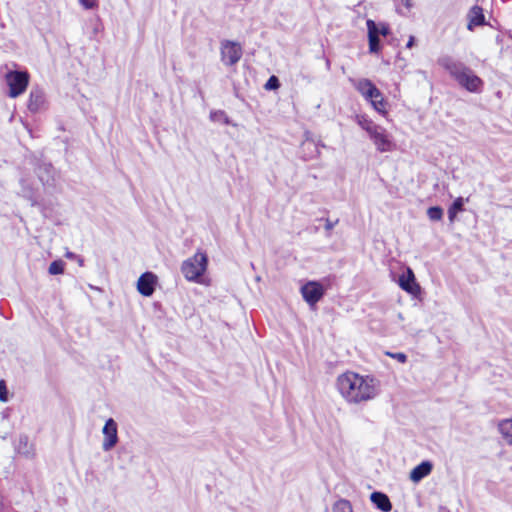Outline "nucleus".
Here are the masks:
<instances>
[{
    "instance_id": "3",
    "label": "nucleus",
    "mask_w": 512,
    "mask_h": 512,
    "mask_svg": "<svg viewBox=\"0 0 512 512\" xmlns=\"http://www.w3.org/2000/svg\"><path fill=\"white\" fill-rule=\"evenodd\" d=\"M207 263L206 254L198 252L182 263L181 272L187 280L196 281L205 273Z\"/></svg>"
},
{
    "instance_id": "26",
    "label": "nucleus",
    "mask_w": 512,
    "mask_h": 512,
    "mask_svg": "<svg viewBox=\"0 0 512 512\" xmlns=\"http://www.w3.org/2000/svg\"><path fill=\"white\" fill-rule=\"evenodd\" d=\"M265 89L266 90H275V89H278L280 87V82H279V79L272 75L266 82V84L264 85Z\"/></svg>"
},
{
    "instance_id": "19",
    "label": "nucleus",
    "mask_w": 512,
    "mask_h": 512,
    "mask_svg": "<svg viewBox=\"0 0 512 512\" xmlns=\"http://www.w3.org/2000/svg\"><path fill=\"white\" fill-rule=\"evenodd\" d=\"M464 199L462 197H458L452 205L448 209V218L450 222H453L457 213L463 210Z\"/></svg>"
},
{
    "instance_id": "17",
    "label": "nucleus",
    "mask_w": 512,
    "mask_h": 512,
    "mask_svg": "<svg viewBox=\"0 0 512 512\" xmlns=\"http://www.w3.org/2000/svg\"><path fill=\"white\" fill-rule=\"evenodd\" d=\"M15 449L19 454H22L26 457H32L34 455L33 449L29 445L28 437L26 435H21L19 437L18 443L15 446Z\"/></svg>"
},
{
    "instance_id": "9",
    "label": "nucleus",
    "mask_w": 512,
    "mask_h": 512,
    "mask_svg": "<svg viewBox=\"0 0 512 512\" xmlns=\"http://www.w3.org/2000/svg\"><path fill=\"white\" fill-rule=\"evenodd\" d=\"M156 283L157 276L152 272H145L138 279L137 289L141 295L149 297L154 293Z\"/></svg>"
},
{
    "instance_id": "8",
    "label": "nucleus",
    "mask_w": 512,
    "mask_h": 512,
    "mask_svg": "<svg viewBox=\"0 0 512 512\" xmlns=\"http://www.w3.org/2000/svg\"><path fill=\"white\" fill-rule=\"evenodd\" d=\"M104 440L102 443V449L104 451H110L118 442L117 435V424L114 419L109 418L103 427Z\"/></svg>"
},
{
    "instance_id": "13",
    "label": "nucleus",
    "mask_w": 512,
    "mask_h": 512,
    "mask_svg": "<svg viewBox=\"0 0 512 512\" xmlns=\"http://www.w3.org/2000/svg\"><path fill=\"white\" fill-rule=\"evenodd\" d=\"M301 151L304 159L310 160L320 155V145L312 139H306L301 144Z\"/></svg>"
},
{
    "instance_id": "7",
    "label": "nucleus",
    "mask_w": 512,
    "mask_h": 512,
    "mask_svg": "<svg viewBox=\"0 0 512 512\" xmlns=\"http://www.w3.org/2000/svg\"><path fill=\"white\" fill-rule=\"evenodd\" d=\"M369 136L375 144L377 150L380 152L391 151L394 147V144L387 131L379 125L372 131V133L369 134Z\"/></svg>"
},
{
    "instance_id": "4",
    "label": "nucleus",
    "mask_w": 512,
    "mask_h": 512,
    "mask_svg": "<svg viewBox=\"0 0 512 512\" xmlns=\"http://www.w3.org/2000/svg\"><path fill=\"white\" fill-rule=\"evenodd\" d=\"M7 84L9 86V96L15 98L21 95L29 82V75L26 72H9L6 75Z\"/></svg>"
},
{
    "instance_id": "20",
    "label": "nucleus",
    "mask_w": 512,
    "mask_h": 512,
    "mask_svg": "<svg viewBox=\"0 0 512 512\" xmlns=\"http://www.w3.org/2000/svg\"><path fill=\"white\" fill-rule=\"evenodd\" d=\"M333 512H353L351 503L348 500L340 499L336 501L332 508Z\"/></svg>"
},
{
    "instance_id": "30",
    "label": "nucleus",
    "mask_w": 512,
    "mask_h": 512,
    "mask_svg": "<svg viewBox=\"0 0 512 512\" xmlns=\"http://www.w3.org/2000/svg\"><path fill=\"white\" fill-rule=\"evenodd\" d=\"M389 356L395 358L401 363H405L407 361V356L404 353H387Z\"/></svg>"
},
{
    "instance_id": "15",
    "label": "nucleus",
    "mask_w": 512,
    "mask_h": 512,
    "mask_svg": "<svg viewBox=\"0 0 512 512\" xmlns=\"http://www.w3.org/2000/svg\"><path fill=\"white\" fill-rule=\"evenodd\" d=\"M44 103V93L40 89H32L29 96L28 108L32 112L38 111Z\"/></svg>"
},
{
    "instance_id": "27",
    "label": "nucleus",
    "mask_w": 512,
    "mask_h": 512,
    "mask_svg": "<svg viewBox=\"0 0 512 512\" xmlns=\"http://www.w3.org/2000/svg\"><path fill=\"white\" fill-rule=\"evenodd\" d=\"M367 29H368V37L371 36H379L380 32L376 25V23L373 20H367Z\"/></svg>"
},
{
    "instance_id": "35",
    "label": "nucleus",
    "mask_w": 512,
    "mask_h": 512,
    "mask_svg": "<svg viewBox=\"0 0 512 512\" xmlns=\"http://www.w3.org/2000/svg\"><path fill=\"white\" fill-rule=\"evenodd\" d=\"M23 193H24L25 197H27L28 199H30L32 201V203H31L32 206L37 205V201L33 198V196H32L30 191H27V192L23 191Z\"/></svg>"
},
{
    "instance_id": "22",
    "label": "nucleus",
    "mask_w": 512,
    "mask_h": 512,
    "mask_svg": "<svg viewBox=\"0 0 512 512\" xmlns=\"http://www.w3.org/2000/svg\"><path fill=\"white\" fill-rule=\"evenodd\" d=\"M210 119L214 122H223L224 124H230V119L227 114L222 110L212 111L210 113Z\"/></svg>"
},
{
    "instance_id": "37",
    "label": "nucleus",
    "mask_w": 512,
    "mask_h": 512,
    "mask_svg": "<svg viewBox=\"0 0 512 512\" xmlns=\"http://www.w3.org/2000/svg\"><path fill=\"white\" fill-rule=\"evenodd\" d=\"M65 257L71 260H76L77 255L71 251H66Z\"/></svg>"
},
{
    "instance_id": "11",
    "label": "nucleus",
    "mask_w": 512,
    "mask_h": 512,
    "mask_svg": "<svg viewBox=\"0 0 512 512\" xmlns=\"http://www.w3.org/2000/svg\"><path fill=\"white\" fill-rule=\"evenodd\" d=\"M432 468L433 465L430 461H423L411 470L410 479L413 482L418 483L431 473Z\"/></svg>"
},
{
    "instance_id": "16",
    "label": "nucleus",
    "mask_w": 512,
    "mask_h": 512,
    "mask_svg": "<svg viewBox=\"0 0 512 512\" xmlns=\"http://www.w3.org/2000/svg\"><path fill=\"white\" fill-rule=\"evenodd\" d=\"M356 89L366 98L378 93V88L369 80L361 79L356 84Z\"/></svg>"
},
{
    "instance_id": "21",
    "label": "nucleus",
    "mask_w": 512,
    "mask_h": 512,
    "mask_svg": "<svg viewBox=\"0 0 512 512\" xmlns=\"http://www.w3.org/2000/svg\"><path fill=\"white\" fill-rule=\"evenodd\" d=\"M358 124L361 126V128H363L368 134L372 133V131L374 129H376V127L378 126L377 124H375L372 120L364 117V116H361V117H358Z\"/></svg>"
},
{
    "instance_id": "14",
    "label": "nucleus",
    "mask_w": 512,
    "mask_h": 512,
    "mask_svg": "<svg viewBox=\"0 0 512 512\" xmlns=\"http://www.w3.org/2000/svg\"><path fill=\"white\" fill-rule=\"evenodd\" d=\"M371 502L381 511L390 512L392 510V504L389 497L382 492H373L370 495Z\"/></svg>"
},
{
    "instance_id": "39",
    "label": "nucleus",
    "mask_w": 512,
    "mask_h": 512,
    "mask_svg": "<svg viewBox=\"0 0 512 512\" xmlns=\"http://www.w3.org/2000/svg\"><path fill=\"white\" fill-rule=\"evenodd\" d=\"M76 260H77V262H78V264H79L80 266H83V264H84V260H83V258H81L80 256H78V255H77Z\"/></svg>"
},
{
    "instance_id": "1",
    "label": "nucleus",
    "mask_w": 512,
    "mask_h": 512,
    "mask_svg": "<svg viewBox=\"0 0 512 512\" xmlns=\"http://www.w3.org/2000/svg\"><path fill=\"white\" fill-rule=\"evenodd\" d=\"M336 386L341 396L350 404L370 401L380 393V381L378 379L351 371L339 375Z\"/></svg>"
},
{
    "instance_id": "29",
    "label": "nucleus",
    "mask_w": 512,
    "mask_h": 512,
    "mask_svg": "<svg viewBox=\"0 0 512 512\" xmlns=\"http://www.w3.org/2000/svg\"><path fill=\"white\" fill-rule=\"evenodd\" d=\"M79 2L85 9H94L97 7V0H79Z\"/></svg>"
},
{
    "instance_id": "36",
    "label": "nucleus",
    "mask_w": 512,
    "mask_h": 512,
    "mask_svg": "<svg viewBox=\"0 0 512 512\" xmlns=\"http://www.w3.org/2000/svg\"><path fill=\"white\" fill-rule=\"evenodd\" d=\"M401 2L408 10H410L413 6L412 0H401Z\"/></svg>"
},
{
    "instance_id": "34",
    "label": "nucleus",
    "mask_w": 512,
    "mask_h": 512,
    "mask_svg": "<svg viewBox=\"0 0 512 512\" xmlns=\"http://www.w3.org/2000/svg\"><path fill=\"white\" fill-rule=\"evenodd\" d=\"M389 31V27L385 24H382L381 28L379 29L380 34H382L383 36H387L389 34Z\"/></svg>"
},
{
    "instance_id": "38",
    "label": "nucleus",
    "mask_w": 512,
    "mask_h": 512,
    "mask_svg": "<svg viewBox=\"0 0 512 512\" xmlns=\"http://www.w3.org/2000/svg\"><path fill=\"white\" fill-rule=\"evenodd\" d=\"M414 41H415V38L413 36H410V38H409V40H408V42L406 44V47L407 48H412L413 45H414Z\"/></svg>"
},
{
    "instance_id": "28",
    "label": "nucleus",
    "mask_w": 512,
    "mask_h": 512,
    "mask_svg": "<svg viewBox=\"0 0 512 512\" xmlns=\"http://www.w3.org/2000/svg\"><path fill=\"white\" fill-rule=\"evenodd\" d=\"M8 400V391L4 380L0 381V401L6 402Z\"/></svg>"
},
{
    "instance_id": "33",
    "label": "nucleus",
    "mask_w": 512,
    "mask_h": 512,
    "mask_svg": "<svg viewBox=\"0 0 512 512\" xmlns=\"http://www.w3.org/2000/svg\"><path fill=\"white\" fill-rule=\"evenodd\" d=\"M381 98H383V96H382V93L380 92V90H379V89H378V93H377V94H374V93H373V96H366V99L370 100L371 102H372L373 100H379V99H381Z\"/></svg>"
},
{
    "instance_id": "18",
    "label": "nucleus",
    "mask_w": 512,
    "mask_h": 512,
    "mask_svg": "<svg viewBox=\"0 0 512 512\" xmlns=\"http://www.w3.org/2000/svg\"><path fill=\"white\" fill-rule=\"evenodd\" d=\"M498 429L505 441L512 445V419L502 420L498 425Z\"/></svg>"
},
{
    "instance_id": "32",
    "label": "nucleus",
    "mask_w": 512,
    "mask_h": 512,
    "mask_svg": "<svg viewBox=\"0 0 512 512\" xmlns=\"http://www.w3.org/2000/svg\"><path fill=\"white\" fill-rule=\"evenodd\" d=\"M337 223H338V220L332 222L330 219L327 218V219H325V229L330 232L335 227V225Z\"/></svg>"
},
{
    "instance_id": "31",
    "label": "nucleus",
    "mask_w": 512,
    "mask_h": 512,
    "mask_svg": "<svg viewBox=\"0 0 512 512\" xmlns=\"http://www.w3.org/2000/svg\"><path fill=\"white\" fill-rule=\"evenodd\" d=\"M372 106L379 112L383 111L384 110V99L381 98L379 100H373L372 102Z\"/></svg>"
},
{
    "instance_id": "6",
    "label": "nucleus",
    "mask_w": 512,
    "mask_h": 512,
    "mask_svg": "<svg viewBox=\"0 0 512 512\" xmlns=\"http://www.w3.org/2000/svg\"><path fill=\"white\" fill-rule=\"evenodd\" d=\"M324 293L323 285L317 281H309L301 287L302 297L310 307H314L324 296Z\"/></svg>"
},
{
    "instance_id": "5",
    "label": "nucleus",
    "mask_w": 512,
    "mask_h": 512,
    "mask_svg": "<svg viewBox=\"0 0 512 512\" xmlns=\"http://www.w3.org/2000/svg\"><path fill=\"white\" fill-rule=\"evenodd\" d=\"M243 51L239 43L226 40L221 44V59L228 66L235 65L242 57Z\"/></svg>"
},
{
    "instance_id": "2",
    "label": "nucleus",
    "mask_w": 512,
    "mask_h": 512,
    "mask_svg": "<svg viewBox=\"0 0 512 512\" xmlns=\"http://www.w3.org/2000/svg\"><path fill=\"white\" fill-rule=\"evenodd\" d=\"M438 64L444 68L450 76L463 88L469 92H479L483 86V81L464 63L455 60L450 56L439 58Z\"/></svg>"
},
{
    "instance_id": "24",
    "label": "nucleus",
    "mask_w": 512,
    "mask_h": 512,
    "mask_svg": "<svg viewBox=\"0 0 512 512\" xmlns=\"http://www.w3.org/2000/svg\"><path fill=\"white\" fill-rule=\"evenodd\" d=\"M428 218L431 221H439L443 217V209L439 206H433L427 210Z\"/></svg>"
},
{
    "instance_id": "12",
    "label": "nucleus",
    "mask_w": 512,
    "mask_h": 512,
    "mask_svg": "<svg viewBox=\"0 0 512 512\" xmlns=\"http://www.w3.org/2000/svg\"><path fill=\"white\" fill-rule=\"evenodd\" d=\"M468 19L469 22L467 29L470 31H472L476 26L484 25L485 17L483 14V9L478 5L473 6L468 13Z\"/></svg>"
},
{
    "instance_id": "23",
    "label": "nucleus",
    "mask_w": 512,
    "mask_h": 512,
    "mask_svg": "<svg viewBox=\"0 0 512 512\" xmlns=\"http://www.w3.org/2000/svg\"><path fill=\"white\" fill-rule=\"evenodd\" d=\"M64 267L65 263L62 260H55L50 264L48 272L50 275H59L64 272Z\"/></svg>"
},
{
    "instance_id": "25",
    "label": "nucleus",
    "mask_w": 512,
    "mask_h": 512,
    "mask_svg": "<svg viewBox=\"0 0 512 512\" xmlns=\"http://www.w3.org/2000/svg\"><path fill=\"white\" fill-rule=\"evenodd\" d=\"M368 40H369V51L371 53H377L380 50L379 36L368 37Z\"/></svg>"
},
{
    "instance_id": "10",
    "label": "nucleus",
    "mask_w": 512,
    "mask_h": 512,
    "mask_svg": "<svg viewBox=\"0 0 512 512\" xmlns=\"http://www.w3.org/2000/svg\"><path fill=\"white\" fill-rule=\"evenodd\" d=\"M399 286L413 296H417L421 291L419 284L416 282L415 275L410 268L407 269L406 274L400 276Z\"/></svg>"
}]
</instances>
